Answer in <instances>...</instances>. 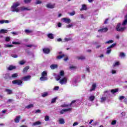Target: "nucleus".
Here are the masks:
<instances>
[{
	"mask_svg": "<svg viewBox=\"0 0 127 127\" xmlns=\"http://www.w3.org/2000/svg\"><path fill=\"white\" fill-rule=\"evenodd\" d=\"M86 70L87 72H88V73H90V67L89 66H87L86 67Z\"/></svg>",
	"mask_w": 127,
	"mask_h": 127,
	"instance_id": "obj_55",
	"label": "nucleus"
},
{
	"mask_svg": "<svg viewBox=\"0 0 127 127\" xmlns=\"http://www.w3.org/2000/svg\"><path fill=\"white\" fill-rule=\"evenodd\" d=\"M5 41L8 42L9 40H10V37H7L5 38Z\"/></svg>",
	"mask_w": 127,
	"mask_h": 127,
	"instance_id": "obj_53",
	"label": "nucleus"
},
{
	"mask_svg": "<svg viewBox=\"0 0 127 127\" xmlns=\"http://www.w3.org/2000/svg\"><path fill=\"white\" fill-rule=\"evenodd\" d=\"M124 99H125V96H120L119 98V100L120 101H123V100H124Z\"/></svg>",
	"mask_w": 127,
	"mask_h": 127,
	"instance_id": "obj_48",
	"label": "nucleus"
},
{
	"mask_svg": "<svg viewBox=\"0 0 127 127\" xmlns=\"http://www.w3.org/2000/svg\"><path fill=\"white\" fill-rule=\"evenodd\" d=\"M110 90H106L104 92V93L102 96L106 97L107 98L108 96H110Z\"/></svg>",
	"mask_w": 127,
	"mask_h": 127,
	"instance_id": "obj_12",
	"label": "nucleus"
},
{
	"mask_svg": "<svg viewBox=\"0 0 127 127\" xmlns=\"http://www.w3.org/2000/svg\"><path fill=\"white\" fill-rule=\"evenodd\" d=\"M31 79V76L26 75V76H25L22 77L21 80H22V81L26 82L27 81H29Z\"/></svg>",
	"mask_w": 127,
	"mask_h": 127,
	"instance_id": "obj_7",
	"label": "nucleus"
},
{
	"mask_svg": "<svg viewBox=\"0 0 127 127\" xmlns=\"http://www.w3.org/2000/svg\"><path fill=\"white\" fill-rule=\"evenodd\" d=\"M65 73L64 70H61L60 74L57 77V81H59L61 85H66L68 78L67 77H64Z\"/></svg>",
	"mask_w": 127,
	"mask_h": 127,
	"instance_id": "obj_2",
	"label": "nucleus"
},
{
	"mask_svg": "<svg viewBox=\"0 0 127 127\" xmlns=\"http://www.w3.org/2000/svg\"><path fill=\"white\" fill-rule=\"evenodd\" d=\"M64 57H65V55H63L62 56H58L57 57V59L60 60V59H62Z\"/></svg>",
	"mask_w": 127,
	"mask_h": 127,
	"instance_id": "obj_33",
	"label": "nucleus"
},
{
	"mask_svg": "<svg viewBox=\"0 0 127 127\" xmlns=\"http://www.w3.org/2000/svg\"><path fill=\"white\" fill-rule=\"evenodd\" d=\"M36 4H40V3H41V1H40V0H37V1L36 2Z\"/></svg>",
	"mask_w": 127,
	"mask_h": 127,
	"instance_id": "obj_61",
	"label": "nucleus"
},
{
	"mask_svg": "<svg viewBox=\"0 0 127 127\" xmlns=\"http://www.w3.org/2000/svg\"><path fill=\"white\" fill-rule=\"evenodd\" d=\"M58 27H61L62 26V24L61 23H60V22L58 24Z\"/></svg>",
	"mask_w": 127,
	"mask_h": 127,
	"instance_id": "obj_62",
	"label": "nucleus"
},
{
	"mask_svg": "<svg viewBox=\"0 0 127 127\" xmlns=\"http://www.w3.org/2000/svg\"><path fill=\"white\" fill-rule=\"evenodd\" d=\"M57 100V97H55L54 98H53L52 99L51 102V104H54V103H56Z\"/></svg>",
	"mask_w": 127,
	"mask_h": 127,
	"instance_id": "obj_36",
	"label": "nucleus"
},
{
	"mask_svg": "<svg viewBox=\"0 0 127 127\" xmlns=\"http://www.w3.org/2000/svg\"><path fill=\"white\" fill-rule=\"evenodd\" d=\"M80 17L81 19H85V16H84V15L82 14H80Z\"/></svg>",
	"mask_w": 127,
	"mask_h": 127,
	"instance_id": "obj_52",
	"label": "nucleus"
},
{
	"mask_svg": "<svg viewBox=\"0 0 127 127\" xmlns=\"http://www.w3.org/2000/svg\"><path fill=\"white\" fill-rule=\"evenodd\" d=\"M25 32L26 33H30V32H31V31L29 30H25Z\"/></svg>",
	"mask_w": 127,
	"mask_h": 127,
	"instance_id": "obj_60",
	"label": "nucleus"
},
{
	"mask_svg": "<svg viewBox=\"0 0 127 127\" xmlns=\"http://www.w3.org/2000/svg\"><path fill=\"white\" fill-rule=\"evenodd\" d=\"M76 68L77 67L74 65H71L69 66V69H70V70H75Z\"/></svg>",
	"mask_w": 127,
	"mask_h": 127,
	"instance_id": "obj_39",
	"label": "nucleus"
},
{
	"mask_svg": "<svg viewBox=\"0 0 127 127\" xmlns=\"http://www.w3.org/2000/svg\"><path fill=\"white\" fill-rule=\"evenodd\" d=\"M13 69H15V66L10 65L9 67H7V69L9 71H11V70H13Z\"/></svg>",
	"mask_w": 127,
	"mask_h": 127,
	"instance_id": "obj_26",
	"label": "nucleus"
},
{
	"mask_svg": "<svg viewBox=\"0 0 127 127\" xmlns=\"http://www.w3.org/2000/svg\"><path fill=\"white\" fill-rule=\"evenodd\" d=\"M46 7L48 8H55V4L53 3H49L48 4H47L46 5Z\"/></svg>",
	"mask_w": 127,
	"mask_h": 127,
	"instance_id": "obj_9",
	"label": "nucleus"
},
{
	"mask_svg": "<svg viewBox=\"0 0 127 127\" xmlns=\"http://www.w3.org/2000/svg\"><path fill=\"white\" fill-rule=\"evenodd\" d=\"M48 37H49V38H50L51 39H53V38H54L53 34H49L48 35Z\"/></svg>",
	"mask_w": 127,
	"mask_h": 127,
	"instance_id": "obj_38",
	"label": "nucleus"
},
{
	"mask_svg": "<svg viewBox=\"0 0 127 127\" xmlns=\"http://www.w3.org/2000/svg\"><path fill=\"white\" fill-rule=\"evenodd\" d=\"M111 92L112 94H115V93L119 92V89H112L111 90Z\"/></svg>",
	"mask_w": 127,
	"mask_h": 127,
	"instance_id": "obj_31",
	"label": "nucleus"
},
{
	"mask_svg": "<svg viewBox=\"0 0 127 127\" xmlns=\"http://www.w3.org/2000/svg\"><path fill=\"white\" fill-rule=\"evenodd\" d=\"M28 69H29V66H26L23 69V73H26L27 71H28Z\"/></svg>",
	"mask_w": 127,
	"mask_h": 127,
	"instance_id": "obj_30",
	"label": "nucleus"
},
{
	"mask_svg": "<svg viewBox=\"0 0 127 127\" xmlns=\"http://www.w3.org/2000/svg\"><path fill=\"white\" fill-rule=\"evenodd\" d=\"M73 26L72 24H68L66 26V28H71Z\"/></svg>",
	"mask_w": 127,
	"mask_h": 127,
	"instance_id": "obj_47",
	"label": "nucleus"
},
{
	"mask_svg": "<svg viewBox=\"0 0 127 127\" xmlns=\"http://www.w3.org/2000/svg\"><path fill=\"white\" fill-rule=\"evenodd\" d=\"M19 120H20V116H17L14 119L15 123H19Z\"/></svg>",
	"mask_w": 127,
	"mask_h": 127,
	"instance_id": "obj_22",
	"label": "nucleus"
},
{
	"mask_svg": "<svg viewBox=\"0 0 127 127\" xmlns=\"http://www.w3.org/2000/svg\"><path fill=\"white\" fill-rule=\"evenodd\" d=\"M4 47L5 48H10L13 47V46L12 45L5 44Z\"/></svg>",
	"mask_w": 127,
	"mask_h": 127,
	"instance_id": "obj_29",
	"label": "nucleus"
},
{
	"mask_svg": "<svg viewBox=\"0 0 127 127\" xmlns=\"http://www.w3.org/2000/svg\"><path fill=\"white\" fill-rule=\"evenodd\" d=\"M40 125H41V122L40 121H37L34 123H33V126H39Z\"/></svg>",
	"mask_w": 127,
	"mask_h": 127,
	"instance_id": "obj_24",
	"label": "nucleus"
},
{
	"mask_svg": "<svg viewBox=\"0 0 127 127\" xmlns=\"http://www.w3.org/2000/svg\"><path fill=\"white\" fill-rule=\"evenodd\" d=\"M4 79H10L11 77L9 76V73H6L4 75Z\"/></svg>",
	"mask_w": 127,
	"mask_h": 127,
	"instance_id": "obj_27",
	"label": "nucleus"
},
{
	"mask_svg": "<svg viewBox=\"0 0 127 127\" xmlns=\"http://www.w3.org/2000/svg\"><path fill=\"white\" fill-rule=\"evenodd\" d=\"M116 124H117V121L116 120H114L111 123V124L113 125H116Z\"/></svg>",
	"mask_w": 127,
	"mask_h": 127,
	"instance_id": "obj_57",
	"label": "nucleus"
},
{
	"mask_svg": "<svg viewBox=\"0 0 127 127\" xmlns=\"http://www.w3.org/2000/svg\"><path fill=\"white\" fill-rule=\"evenodd\" d=\"M20 4L18 2H16L13 4L11 7V11L13 12H19V11H24V10H30V8L24 6L17 7Z\"/></svg>",
	"mask_w": 127,
	"mask_h": 127,
	"instance_id": "obj_1",
	"label": "nucleus"
},
{
	"mask_svg": "<svg viewBox=\"0 0 127 127\" xmlns=\"http://www.w3.org/2000/svg\"><path fill=\"white\" fill-rule=\"evenodd\" d=\"M11 57H13V58H17L18 56L16 55H12Z\"/></svg>",
	"mask_w": 127,
	"mask_h": 127,
	"instance_id": "obj_59",
	"label": "nucleus"
},
{
	"mask_svg": "<svg viewBox=\"0 0 127 127\" xmlns=\"http://www.w3.org/2000/svg\"><path fill=\"white\" fill-rule=\"evenodd\" d=\"M114 67H117L118 66H120V62H116L113 64Z\"/></svg>",
	"mask_w": 127,
	"mask_h": 127,
	"instance_id": "obj_35",
	"label": "nucleus"
},
{
	"mask_svg": "<svg viewBox=\"0 0 127 127\" xmlns=\"http://www.w3.org/2000/svg\"><path fill=\"white\" fill-rule=\"evenodd\" d=\"M3 23H9V21L7 20H0V24H3Z\"/></svg>",
	"mask_w": 127,
	"mask_h": 127,
	"instance_id": "obj_19",
	"label": "nucleus"
},
{
	"mask_svg": "<svg viewBox=\"0 0 127 127\" xmlns=\"http://www.w3.org/2000/svg\"><path fill=\"white\" fill-rule=\"evenodd\" d=\"M108 28L105 27V28H101V29L98 30V32L103 33V32H107V31H108Z\"/></svg>",
	"mask_w": 127,
	"mask_h": 127,
	"instance_id": "obj_11",
	"label": "nucleus"
},
{
	"mask_svg": "<svg viewBox=\"0 0 127 127\" xmlns=\"http://www.w3.org/2000/svg\"><path fill=\"white\" fill-rule=\"evenodd\" d=\"M5 92H6L7 94H8L9 95H11L12 94V90L9 89H5Z\"/></svg>",
	"mask_w": 127,
	"mask_h": 127,
	"instance_id": "obj_25",
	"label": "nucleus"
},
{
	"mask_svg": "<svg viewBox=\"0 0 127 127\" xmlns=\"http://www.w3.org/2000/svg\"><path fill=\"white\" fill-rule=\"evenodd\" d=\"M54 90H55V91H58L59 90V86L55 87Z\"/></svg>",
	"mask_w": 127,
	"mask_h": 127,
	"instance_id": "obj_54",
	"label": "nucleus"
},
{
	"mask_svg": "<svg viewBox=\"0 0 127 127\" xmlns=\"http://www.w3.org/2000/svg\"><path fill=\"white\" fill-rule=\"evenodd\" d=\"M95 96L91 95L88 97V101H90V102H93V101L95 100Z\"/></svg>",
	"mask_w": 127,
	"mask_h": 127,
	"instance_id": "obj_18",
	"label": "nucleus"
},
{
	"mask_svg": "<svg viewBox=\"0 0 127 127\" xmlns=\"http://www.w3.org/2000/svg\"><path fill=\"white\" fill-rule=\"evenodd\" d=\"M116 45H117V44H113L111 46L108 47V48H113L114 47H115V46H116Z\"/></svg>",
	"mask_w": 127,
	"mask_h": 127,
	"instance_id": "obj_50",
	"label": "nucleus"
},
{
	"mask_svg": "<svg viewBox=\"0 0 127 127\" xmlns=\"http://www.w3.org/2000/svg\"><path fill=\"white\" fill-rule=\"evenodd\" d=\"M12 44H15V45H20V43L19 42H12Z\"/></svg>",
	"mask_w": 127,
	"mask_h": 127,
	"instance_id": "obj_43",
	"label": "nucleus"
},
{
	"mask_svg": "<svg viewBox=\"0 0 127 127\" xmlns=\"http://www.w3.org/2000/svg\"><path fill=\"white\" fill-rule=\"evenodd\" d=\"M40 81H46L47 80V71H44L42 73L41 77L40 78Z\"/></svg>",
	"mask_w": 127,
	"mask_h": 127,
	"instance_id": "obj_3",
	"label": "nucleus"
},
{
	"mask_svg": "<svg viewBox=\"0 0 127 127\" xmlns=\"http://www.w3.org/2000/svg\"><path fill=\"white\" fill-rule=\"evenodd\" d=\"M13 85H17L18 86H22V80H15L12 81Z\"/></svg>",
	"mask_w": 127,
	"mask_h": 127,
	"instance_id": "obj_4",
	"label": "nucleus"
},
{
	"mask_svg": "<svg viewBox=\"0 0 127 127\" xmlns=\"http://www.w3.org/2000/svg\"><path fill=\"white\" fill-rule=\"evenodd\" d=\"M26 109H30L31 108H33V104H30L27 106L25 107Z\"/></svg>",
	"mask_w": 127,
	"mask_h": 127,
	"instance_id": "obj_37",
	"label": "nucleus"
},
{
	"mask_svg": "<svg viewBox=\"0 0 127 127\" xmlns=\"http://www.w3.org/2000/svg\"><path fill=\"white\" fill-rule=\"evenodd\" d=\"M114 42L113 40H109L108 41H107L105 44H111V43H113Z\"/></svg>",
	"mask_w": 127,
	"mask_h": 127,
	"instance_id": "obj_42",
	"label": "nucleus"
},
{
	"mask_svg": "<svg viewBox=\"0 0 127 127\" xmlns=\"http://www.w3.org/2000/svg\"><path fill=\"white\" fill-rule=\"evenodd\" d=\"M17 77H18V73H14L11 75V78H17Z\"/></svg>",
	"mask_w": 127,
	"mask_h": 127,
	"instance_id": "obj_34",
	"label": "nucleus"
},
{
	"mask_svg": "<svg viewBox=\"0 0 127 127\" xmlns=\"http://www.w3.org/2000/svg\"><path fill=\"white\" fill-rule=\"evenodd\" d=\"M75 14H76V12H75V11L69 13V15H71V16H73V15H75Z\"/></svg>",
	"mask_w": 127,
	"mask_h": 127,
	"instance_id": "obj_46",
	"label": "nucleus"
},
{
	"mask_svg": "<svg viewBox=\"0 0 127 127\" xmlns=\"http://www.w3.org/2000/svg\"><path fill=\"white\" fill-rule=\"evenodd\" d=\"M59 122L60 125H64V124H65V120L63 118H60Z\"/></svg>",
	"mask_w": 127,
	"mask_h": 127,
	"instance_id": "obj_16",
	"label": "nucleus"
},
{
	"mask_svg": "<svg viewBox=\"0 0 127 127\" xmlns=\"http://www.w3.org/2000/svg\"><path fill=\"white\" fill-rule=\"evenodd\" d=\"M127 19H125L124 22H123L122 25L125 26L127 25Z\"/></svg>",
	"mask_w": 127,
	"mask_h": 127,
	"instance_id": "obj_40",
	"label": "nucleus"
},
{
	"mask_svg": "<svg viewBox=\"0 0 127 127\" xmlns=\"http://www.w3.org/2000/svg\"><path fill=\"white\" fill-rule=\"evenodd\" d=\"M58 67V65L57 64H52L50 66V68L51 69H52V70H54V69H56Z\"/></svg>",
	"mask_w": 127,
	"mask_h": 127,
	"instance_id": "obj_20",
	"label": "nucleus"
},
{
	"mask_svg": "<svg viewBox=\"0 0 127 127\" xmlns=\"http://www.w3.org/2000/svg\"><path fill=\"white\" fill-rule=\"evenodd\" d=\"M24 63H25V61H21L19 62V64H20V65H23L24 64Z\"/></svg>",
	"mask_w": 127,
	"mask_h": 127,
	"instance_id": "obj_49",
	"label": "nucleus"
},
{
	"mask_svg": "<svg viewBox=\"0 0 127 127\" xmlns=\"http://www.w3.org/2000/svg\"><path fill=\"white\" fill-rule=\"evenodd\" d=\"M112 52V50H111V48H109V47L107 48V54H110Z\"/></svg>",
	"mask_w": 127,
	"mask_h": 127,
	"instance_id": "obj_41",
	"label": "nucleus"
},
{
	"mask_svg": "<svg viewBox=\"0 0 127 127\" xmlns=\"http://www.w3.org/2000/svg\"><path fill=\"white\" fill-rule=\"evenodd\" d=\"M76 59L78 60H85L86 59V57L83 56H79V57H76Z\"/></svg>",
	"mask_w": 127,
	"mask_h": 127,
	"instance_id": "obj_17",
	"label": "nucleus"
},
{
	"mask_svg": "<svg viewBox=\"0 0 127 127\" xmlns=\"http://www.w3.org/2000/svg\"><path fill=\"white\" fill-rule=\"evenodd\" d=\"M121 25H122L121 23L117 24L116 26L117 31H124L126 29V27H121Z\"/></svg>",
	"mask_w": 127,
	"mask_h": 127,
	"instance_id": "obj_5",
	"label": "nucleus"
},
{
	"mask_svg": "<svg viewBox=\"0 0 127 127\" xmlns=\"http://www.w3.org/2000/svg\"><path fill=\"white\" fill-rule=\"evenodd\" d=\"M96 87H97V84L95 83H93L91 88L89 90V92H93V91H95V90H96Z\"/></svg>",
	"mask_w": 127,
	"mask_h": 127,
	"instance_id": "obj_10",
	"label": "nucleus"
},
{
	"mask_svg": "<svg viewBox=\"0 0 127 127\" xmlns=\"http://www.w3.org/2000/svg\"><path fill=\"white\" fill-rule=\"evenodd\" d=\"M106 100H107V97L102 95V97H101V103H105Z\"/></svg>",
	"mask_w": 127,
	"mask_h": 127,
	"instance_id": "obj_21",
	"label": "nucleus"
},
{
	"mask_svg": "<svg viewBox=\"0 0 127 127\" xmlns=\"http://www.w3.org/2000/svg\"><path fill=\"white\" fill-rule=\"evenodd\" d=\"M45 121L46 122H48V121H49V116H46L45 117Z\"/></svg>",
	"mask_w": 127,
	"mask_h": 127,
	"instance_id": "obj_45",
	"label": "nucleus"
},
{
	"mask_svg": "<svg viewBox=\"0 0 127 127\" xmlns=\"http://www.w3.org/2000/svg\"><path fill=\"white\" fill-rule=\"evenodd\" d=\"M0 34L7 33V30L1 29L0 30Z\"/></svg>",
	"mask_w": 127,
	"mask_h": 127,
	"instance_id": "obj_28",
	"label": "nucleus"
},
{
	"mask_svg": "<svg viewBox=\"0 0 127 127\" xmlns=\"http://www.w3.org/2000/svg\"><path fill=\"white\" fill-rule=\"evenodd\" d=\"M70 40H71V38H65L63 40V42H67L68 41H70Z\"/></svg>",
	"mask_w": 127,
	"mask_h": 127,
	"instance_id": "obj_32",
	"label": "nucleus"
},
{
	"mask_svg": "<svg viewBox=\"0 0 127 127\" xmlns=\"http://www.w3.org/2000/svg\"><path fill=\"white\" fill-rule=\"evenodd\" d=\"M79 123L78 122H74L73 124V127H76V126H78Z\"/></svg>",
	"mask_w": 127,
	"mask_h": 127,
	"instance_id": "obj_56",
	"label": "nucleus"
},
{
	"mask_svg": "<svg viewBox=\"0 0 127 127\" xmlns=\"http://www.w3.org/2000/svg\"><path fill=\"white\" fill-rule=\"evenodd\" d=\"M72 111V108H66L65 109H63L60 111L61 115H63V114H65V113H67V112H71Z\"/></svg>",
	"mask_w": 127,
	"mask_h": 127,
	"instance_id": "obj_6",
	"label": "nucleus"
},
{
	"mask_svg": "<svg viewBox=\"0 0 127 127\" xmlns=\"http://www.w3.org/2000/svg\"><path fill=\"white\" fill-rule=\"evenodd\" d=\"M119 57L121 58L122 59H124L125 57H126V54L125 53L121 52L119 54Z\"/></svg>",
	"mask_w": 127,
	"mask_h": 127,
	"instance_id": "obj_14",
	"label": "nucleus"
},
{
	"mask_svg": "<svg viewBox=\"0 0 127 127\" xmlns=\"http://www.w3.org/2000/svg\"><path fill=\"white\" fill-rule=\"evenodd\" d=\"M83 10H87V5L86 4H83L82 5V7L80 8V11H82Z\"/></svg>",
	"mask_w": 127,
	"mask_h": 127,
	"instance_id": "obj_15",
	"label": "nucleus"
},
{
	"mask_svg": "<svg viewBox=\"0 0 127 127\" xmlns=\"http://www.w3.org/2000/svg\"><path fill=\"white\" fill-rule=\"evenodd\" d=\"M24 1L25 3H29V2H31V0H24Z\"/></svg>",
	"mask_w": 127,
	"mask_h": 127,
	"instance_id": "obj_51",
	"label": "nucleus"
},
{
	"mask_svg": "<svg viewBox=\"0 0 127 127\" xmlns=\"http://www.w3.org/2000/svg\"><path fill=\"white\" fill-rule=\"evenodd\" d=\"M41 112V111H40V110H37L36 111L35 113H36V114H38V113H40Z\"/></svg>",
	"mask_w": 127,
	"mask_h": 127,
	"instance_id": "obj_64",
	"label": "nucleus"
},
{
	"mask_svg": "<svg viewBox=\"0 0 127 127\" xmlns=\"http://www.w3.org/2000/svg\"><path fill=\"white\" fill-rule=\"evenodd\" d=\"M111 73H112L113 74H117V70L114 69H112L111 70Z\"/></svg>",
	"mask_w": 127,
	"mask_h": 127,
	"instance_id": "obj_44",
	"label": "nucleus"
},
{
	"mask_svg": "<svg viewBox=\"0 0 127 127\" xmlns=\"http://www.w3.org/2000/svg\"><path fill=\"white\" fill-rule=\"evenodd\" d=\"M43 50L44 53H45V54H48L50 53V50L48 48H45Z\"/></svg>",
	"mask_w": 127,
	"mask_h": 127,
	"instance_id": "obj_13",
	"label": "nucleus"
},
{
	"mask_svg": "<svg viewBox=\"0 0 127 127\" xmlns=\"http://www.w3.org/2000/svg\"><path fill=\"white\" fill-rule=\"evenodd\" d=\"M62 21H63V22H65V23H67V24H69V23L71 22V19L68 18H62Z\"/></svg>",
	"mask_w": 127,
	"mask_h": 127,
	"instance_id": "obj_8",
	"label": "nucleus"
},
{
	"mask_svg": "<svg viewBox=\"0 0 127 127\" xmlns=\"http://www.w3.org/2000/svg\"><path fill=\"white\" fill-rule=\"evenodd\" d=\"M77 80H74L73 81V85H76V84H77Z\"/></svg>",
	"mask_w": 127,
	"mask_h": 127,
	"instance_id": "obj_63",
	"label": "nucleus"
},
{
	"mask_svg": "<svg viewBox=\"0 0 127 127\" xmlns=\"http://www.w3.org/2000/svg\"><path fill=\"white\" fill-rule=\"evenodd\" d=\"M49 95V93L47 92H44L42 94V97L43 98H45V97H47Z\"/></svg>",
	"mask_w": 127,
	"mask_h": 127,
	"instance_id": "obj_23",
	"label": "nucleus"
},
{
	"mask_svg": "<svg viewBox=\"0 0 127 127\" xmlns=\"http://www.w3.org/2000/svg\"><path fill=\"white\" fill-rule=\"evenodd\" d=\"M13 102V99H8L7 101V103H11Z\"/></svg>",
	"mask_w": 127,
	"mask_h": 127,
	"instance_id": "obj_58",
	"label": "nucleus"
}]
</instances>
